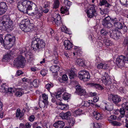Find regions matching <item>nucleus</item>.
<instances>
[{
  "label": "nucleus",
  "mask_w": 128,
  "mask_h": 128,
  "mask_svg": "<svg viewBox=\"0 0 128 128\" xmlns=\"http://www.w3.org/2000/svg\"><path fill=\"white\" fill-rule=\"evenodd\" d=\"M68 79V77L66 74H64L62 76V80L64 81H67Z\"/></svg>",
  "instance_id": "nucleus-59"
},
{
  "label": "nucleus",
  "mask_w": 128,
  "mask_h": 128,
  "mask_svg": "<svg viewBox=\"0 0 128 128\" xmlns=\"http://www.w3.org/2000/svg\"><path fill=\"white\" fill-rule=\"evenodd\" d=\"M110 118V119H109L111 120H115L116 118V116L115 115H112L110 116L109 118Z\"/></svg>",
  "instance_id": "nucleus-63"
},
{
  "label": "nucleus",
  "mask_w": 128,
  "mask_h": 128,
  "mask_svg": "<svg viewBox=\"0 0 128 128\" xmlns=\"http://www.w3.org/2000/svg\"><path fill=\"white\" fill-rule=\"evenodd\" d=\"M61 93L59 92H57V94L53 93L51 94V96L52 97H55L56 100H60V99H58L60 98V96Z\"/></svg>",
  "instance_id": "nucleus-41"
},
{
  "label": "nucleus",
  "mask_w": 128,
  "mask_h": 128,
  "mask_svg": "<svg viewBox=\"0 0 128 128\" xmlns=\"http://www.w3.org/2000/svg\"><path fill=\"white\" fill-rule=\"evenodd\" d=\"M102 76L101 80L104 84L106 86H108L112 84V80L106 72H104Z\"/></svg>",
  "instance_id": "nucleus-6"
},
{
  "label": "nucleus",
  "mask_w": 128,
  "mask_h": 128,
  "mask_svg": "<svg viewBox=\"0 0 128 128\" xmlns=\"http://www.w3.org/2000/svg\"><path fill=\"white\" fill-rule=\"evenodd\" d=\"M110 98L113 103L115 104H118L121 101L120 97L118 96L110 94Z\"/></svg>",
  "instance_id": "nucleus-14"
},
{
  "label": "nucleus",
  "mask_w": 128,
  "mask_h": 128,
  "mask_svg": "<svg viewBox=\"0 0 128 128\" xmlns=\"http://www.w3.org/2000/svg\"><path fill=\"white\" fill-rule=\"evenodd\" d=\"M28 14L29 15L33 16L36 15V17L37 18L39 19L42 16V14L38 10V8L36 5V6H34V8L31 10Z\"/></svg>",
  "instance_id": "nucleus-10"
},
{
  "label": "nucleus",
  "mask_w": 128,
  "mask_h": 128,
  "mask_svg": "<svg viewBox=\"0 0 128 128\" xmlns=\"http://www.w3.org/2000/svg\"><path fill=\"white\" fill-rule=\"evenodd\" d=\"M92 102H90V100H88V102H85L84 104V106L86 107H88L90 105H91V104H94Z\"/></svg>",
  "instance_id": "nucleus-52"
},
{
  "label": "nucleus",
  "mask_w": 128,
  "mask_h": 128,
  "mask_svg": "<svg viewBox=\"0 0 128 128\" xmlns=\"http://www.w3.org/2000/svg\"><path fill=\"white\" fill-rule=\"evenodd\" d=\"M99 98L98 97L96 96L94 97L93 98L94 102H96L98 100Z\"/></svg>",
  "instance_id": "nucleus-64"
},
{
  "label": "nucleus",
  "mask_w": 128,
  "mask_h": 128,
  "mask_svg": "<svg viewBox=\"0 0 128 128\" xmlns=\"http://www.w3.org/2000/svg\"><path fill=\"white\" fill-rule=\"evenodd\" d=\"M64 45L66 50H70L73 44L68 40H65L64 42Z\"/></svg>",
  "instance_id": "nucleus-19"
},
{
  "label": "nucleus",
  "mask_w": 128,
  "mask_h": 128,
  "mask_svg": "<svg viewBox=\"0 0 128 128\" xmlns=\"http://www.w3.org/2000/svg\"><path fill=\"white\" fill-rule=\"evenodd\" d=\"M99 5L100 6L105 5L107 7H109L110 6H111L110 4L106 0H100Z\"/></svg>",
  "instance_id": "nucleus-25"
},
{
  "label": "nucleus",
  "mask_w": 128,
  "mask_h": 128,
  "mask_svg": "<svg viewBox=\"0 0 128 128\" xmlns=\"http://www.w3.org/2000/svg\"><path fill=\"white\" fill-rule=\"evenodd\" d=\"M82 110L80 109L77 110H74L73 112V115L74 116H76L78 115H80L81 114Z\"/></svg>",
  "instance_id": "nucleus-32"
},
{
  "label": "nucleus",
  "mask_w": 128,
  "mask_h": 128,
  "mask_svg": "<svg viewBox=\"0 0 128 128\" xmlns=\"http://www.w3.org/2000/svg\"><path fill=\"white\" fill-rule=\"evenodd\" d=\"M110 32L106 31L104 28H102L100 31V33L102 35L106 36L109 35Z\"/></svg>",
  "instance_id": "nucleus-42"
},
{
  "label": "nucleus",
  "mask_w": 128,
  "mask_h": 128,
  "mask_svg": "<svg viewBox=\"0 0 128 128\" xmlns=\"http://www.w3.org/2000/svg\"><path fill=\"white\" fill-rule=\"evenodd\" d=\"M18 8L20 11L26 13V10L21 2H18Z\"/></svg>",
  "instance_id": "nucleus-24"
},
{
  "label": "nucleus",
  "mask_w": 128,
  "mask_h": 128,
  "mask_svg": "<svg viewBox=\"0 0 128 128\" xmlns=\"http://www.w3.org/2000/svg\"><path fill=\"white\" fill-rule=\"evenodd\" d=\"M10 19L8 15L4 16L2 18V22H0V29H2L3 26L6 23H7Z\"/></svg>",
  "instance_id": "nucleus-13"
},
{
  "label": "nucleus",
  "mask_w": 128,
  "mask_h": 128,
  "mask_svg": "<svg viewBox=\"0 0 128 128\" xmlns=\"http://www.w3.org/2000/svg\"><path fill=\"white\" fill-rule=\"evenodd\" d=\"M34 119V116L33 115H31L29 118V120L31 122L33 121Z\"/></svg>",
  "instance_id": "nucleus-62"
},
{
  "label": "nucleus",
  "mask_w": 128,
  "mask_h": 128,
  "mask_svg": "<svg viewBox=\"0 0 128 128\" xmlns=\"http://www.w3.org/2000/svg\"><path fill=\"white\" fill-rule=\"evenodd\" d=\"M71 114L70 112H68L66 113L62 112L60 114V116L62 119L68 120L70 116H71Z\"/></svg>",
  "instance_id": "nucleus-20"
},
{
  "label": "nucleus",
  "mask_w": 128,
  "mask_h": 128,
  "mask_svg": "<svg viewBox=\"0 0 128 128\" xmlns=\"http://www.w3.org/2000/svg\"><path fill=\"white\" fill-rule=\"evenodd\" d=\"M40 35L39 34H35L34 37L33 38V40L32 41V43H33V42L34 41H37L40 39Z\"/></svg>",
  "instance_id": "nucleus-39"
},
{
  "label": "nucleus",
  "mask_w": 128,
  "mask_h": 128,
  "mask_svg": "<svg viewBox=\"0 0 128 128\" xmlns=\"http://www.w3.org/2000/svg\"><path fill=\"white\" fill-rule=\"evenodd\" d=\"M122 106L128 112V102L123 103L122 104Z\"/></svg>",
  "instance_id": "nucleus-47"
},
{
  "label": "nucleus",
  "mask_w": 128,
  "mask_h": 128,
  "mask_svg": "<svg viewBox=\"0 0 128 128\" xmlns=\"http://www.w3.org/2000/svg\"><path fill=\"white\" fill-rule=\"evenodd\" d=\"M64 126V122L60 121L56 122L53 124L54 126L56 128H62Z\"/></svg>",
  "instance_id": "nucleus-21"
},
{
  "label": "nucleus",
  "mask_w": 128,
  "mask_h": 128,
  "mask_svg": "<svg viewBox=\"0 0 128 128\" xmlns=\"http://www.w3.org/2000/svg\"><path fill=\"white\" fill-rule=\"evenodd\" d=\"M60 67L57 65H55L51 66L50 68V70L52 73H55L59 71Z\"/></svg>",
  "instance_id": "nucleus-23"
},
{
  "label": "nucleus",
  "mask_w": 128,
  "mask_h": 128,
  "mask_svg": "<svg viewBox=\"0 0 128 128\" xmlns=\"http://www.w3.org/2000/svg\"><path fill=\"white\" fill-rule=\"evenodd\" d=\"M91 85L96 88L100 89V85L98 84H97L96 83H92L91 84Z\"/></svg>",
  "instance_id": "nucleus-56"
},
{
  "label": "nucleus",
  "mask_w": 128,
  "mask_h": 128,
  "mask_svg": "<svg viewBox=\"0 0 128 128\" xmlns=\"http://www.w3.org/2000/svg\"><path fill=\"white\" fill-rule=\"evenodd\" d=\"M8 9V6L4 2H0V15H1L5 13Z\"/></svg>",
  "instance_id": "nucleus-15"
},
{
  "label": "nucleus",
  "mask_w": 128,
  "mask_h": 128,
  "mask_svg": "<svg viewBox=\"0 0 128 128\" xmlns=\"http://www.w3.org/2000/svg\"><path fill=\"white\" fill-rule=\"evenodd\" d=\"M11 56V55L8 54H7L5 55L2 59V61L5 62L8 61L10 59V58Z\"/></svg>",
  "instance_id": "nucleus-35"
},
{
  "label": "nucleus",
  "mask_w": 128,
  "mask_h": 128,
  "mask_svg": "<svg viewBox=\"0 0 128 128\" xmlns=\"http://www.w3.org/2000/svg\"><path fill=\"white\" fill-rule=\"evenodd\" d=\"M100 9L101 10L100 11V12L101 14L102 15L105 14L104 16L106 17L108 16V15L106 14L108 13L109 12L108 9L107 8H106L103 10H101V9L100 8Z\"/></svg>",
  "instance_id": "nucleus-34"
},
{
  "label": "nucleus",
  "mask_w": 128,
  "mask_h": 128,
  "mask_svg": "<svg viewBox=\"0 0 128 128\" xmlns=\"http://www.w3.org/2000/svg\"><path fill=\"white\" fill-rule=\"evenodd\" d=\"M14 26V24H13L12 21L10 19L7 23H6L5 25L3 26L2 29H4L5 28L6 29L10 28L11 30H12L13 29Z\"/></svg>",
  "instance_id": "nucleus-17"
},
{
  "label": "nucleus",
  "mask_w": 128,
  "mask_h": 128,
  "mask_svg": "<svg viewBox=\"0 0 128 128\" xmlns=\"http://www.w3.org/2000/svg\"><path fill=\"white\" fill-rule=\"evenodd\" d=\"M70 97V95L68 93L65 92L63 95L62 98L64 100H67Z\"/></svg>",
  "instance_id": "nucleus-44"
},
{
  "label": "nucleus",
  "mask_w": 128,
  "mask_h": 128,
  "mask_svg": "<svg viewBox=\"0 0 128 128\" xmlns=\"http://www.w3.org/2000/svg\"><path fill=\"white\" fill-rule=\"evenodd\" d=\"M111 20L114 24V22H116L117 19L116 18L114 19H111L110 16H107L105 17L103 21L102 24L106 27L108 28H109L112 26V24L110 22V20Z\"/></svg>",
  "instance_id": "nucleus-4"
},
{
  "label": "nucleus",
  "mask_w": 128,
  "mask_h": 128,
  "mask_svg": "<svg viewBox=\"0 0 128 128\" xmlns=\"http://www.w3.org/2000/svg\"><path fill=\"white\" fill-rule=\"evenodd\" d=\"M105 108L106 110L109 111H111L114 109V104H111L109 105H106L105 106Z\"/></svg>",
  "instance_id": "nucleus-38"
},
{
  "label": "nucleus",
  "mask_w": 128,
  "mask_h": 128,
  "mask_svg": "<svg viewBox=\"0 0 128 128\" xmlns=\"http://www.w3.org/2000/svg\"><path fill=\"white\" fill-rule=\"evenodd\" d=\"M26 10V13L28 14L34 6H36V5L32 2L27 0H23L21 2Z\"/></svg>",
  "instance_id": "nucleus-2"
},
{
  "label": "nucleus",
  "mask_w": 128,
  "mask_h": 128,
  "mask_svg": "<svg viewBox=\"0 0 128 128\" xmlns=\"http://www.w3.org/2000/svg\"><path fill=\"white\" fill-rule=\"evenodd\" d=\"M87 14L88 17L90 18H92L94 16H96L97 15L96 11L94 5H91L89 7L87 10Z\"/></svg>",
  "instance_id": "nucleus-8"
},
{
  "label": "nucleus",
  "mask_w": 128,
  "mask_h": 128,
  "mask_svg": "<svg viewBox=\"0 0 128 128\" xmlns=\"http://www.w3.org/2000/svg\"><path fill=\"white\" fill-rule=\"evenodd\" d=\"M46 44L42 40L40 39L37 41L33 42L32 43V46L34 49H38L40 50L44 49L45 47Z\"/></svg>",
  "instance_id": "nucleus-3"
},
{
  "label": "nucleus",
  "mask_w": 128,
  "mask_h": 128,
  "mask_svg": "<svg viewBox=\"0 0 128 128\" xmlns=\"http://www.w3.org/2000/svg\"><path fill=\"white\" fill-rule=\"evenodd\" d=\"M52 58L53 60H56L58 59V55L57 52L54 51V54L52 56Z\"/></svg>",
  "instance_id": "nucleus-49"
},
{
  "label": "nucleus",
  "mask_w": 128,
  "mask_h": 128,
  "mask_svg": "<svg viewBox=\"0 0 128 128\" xmlns=\"http://www.w3.org/2000/svg\"><path fill=\"white\" fill-rule=\"evenodd\" d=\"M108 121L112 124L114 126H120L122 125L121 123L117 121H114L109 119H108Z\"/></svg>",
  "instance_id": "nucleus-33"
},
{
  "label": "nucleus",
  "mask_w": 128,
  "mask_h": 128,
  "mask_svg": "<svg viewBox=\"0 0 128 128\" xmlns=\"http://www.w3.org/2000/svg\"><path fill=\"white\" fill-rule=\"evenodd\" d=\"M68 8L66 6H62L60 8V11L61 13L64 14L67 12L68 11Z\"/></svg>",
  "instance_id": "nucleus-40"
},
{
  "label": "nucleus",
  "mask_w": 128,
  "mask_h": 128,
  "mask_svg": "<svg viewBox=\"0 0 128 128\" xmlns=\"http://www.w3.org/2000/svg\"><path fill=\"white\" fill-rule=\"evenodd\" d=\"M64 4L65 5V6H68L70 7L71 5L72 2L68 0H65L64 1Z\"/></svg>",
  "instance_id": "nucleus-51"
},
{
  "label": "nucleus",
  "mask_w": 128,
  "mask_h": 128,
  "mask_svg": "<svg viewBox=\"0 0 128 128\" xmlns=\"http://www.w3.org/2000/svg\"><path fill=\"white\" fill-rule=\"evenodd\" d=\"M42 98L44 99L43 100H47V101L48 99V97L45 94H42Z\"/></svg>",
  "instance_id": "nucleus-61"
},
{
  "label": "nucleus",
  "mask_w": 128,
  "mask_h": 128,
  "mask_svg": "<svg viewBox=\"0 0 128 128\" xmlns=\"http://www.w3.org/2000/svg\"><path fill=\"white\" fill-rule=\"evenodd\" d=\"M30 20L28 18L22 20L19 25L20 28L23 31L28 32L31 31L32 26L30 27Z\"/></svg>",
  "instance_id": "nucleus-1"
},
{
  "label": "nucleus",
  "mask_w": 128,
  "mask_h": 128,
  "mask_svg": "<svg viewBox=\"0 0 128 128\" xmlns=\"http://www.w3.org/2000/svg\"><path fill=\"white\" fill-rule=\"evenodd\" d=\"M65 91V89L62 87L59 88L58 89V92L61 93V94L62 92H64Z\"/></svg>",
  "instance_id": "nucleus-58"
},
{
  "label": "nucleus",
  "mask_w": 128,
  "mask_h": 128,
  "mask_svg": "<svg viewBox=\"0 0 128 128\" xmlns=\"http://www.w3.org/2000/svg\"><path fill=\"white\" fill-rule=\"evenodd\" d=\"M126 56L121 55L119 56L116 59V64L119 68L124 66L126 63Z\"/></svg>",
  "instance_id": "nucleus-7"
},
{
  "label": "nucleus",
  "mask_w": 128,
  "mask_h": 128,
  "mask_svg": "<svg viewBox=\"0 0 128 128\" xmlns=\"http://www.w3.org/2000/svg\"><path fill=\"white\" fill-rule=\"evenodd\" d=\"M103 44L105 46L107 47L112 46V42L109 39H105L104 40Z\"/></svg>",
  "instance_id": "nucleus-30"
},
{
  "label": "nucleus",
  "mask_w": 128,
  "mask_h": 128,
  "mask_svg": "<svg viewBox=\"0 0 128 128\" xmlns=\"http://www.w3.org/2000/svg\"><path fill=\"white\" fill-rule=\"evenodd\" d=\"M24 58L22 56H19L14 61V65L23 68L25 65Z\"/></svg>",
  "instance_id": "nucleus-5"
},
{
  "label": "nucleus",
  "mask_w": 128,
  "mask_h": 128,
  "mask_svg": "<svg viewBox=\"0 0 128 128\" xmlns=\"http://www.w3.org/2000/svg\"><path fill=\"white\" fill-rule=\"evenodd\" d=\"M53 86V85L52 84H50L49 83L48 84L45 86V88L46 89H47L48 90H49Z\"/></svg>",
  "instance_id": "nucleus-55"
},
{
  "label": "nucleus",
  "mask_w": 128,
  "mask_h": 128,
  "mask_svg": "<svg viewBox=\"0 0 128 128\" xmlns=\"http://www.w3.org/2000/svg\"><path fill=\"white\" fill-rule=\"evenodd\" d=\"M75 70L73 69L72 70H69L68 71L69 78L70 79H72L76 76Z\"/></svg>",
  "instance_id": "nucleus-22"
},
{
  "label": "nucleus",
  "mask_w": 128,
  "mask_h": 128,
  "mask_svg": "<svg viewBox=\"0 0 128 128\" xmlns=\"http://www.w3.org/2000/svg\"><path fill=\"white\" fill-rule=\"evenodd\" d=\"M114 24L116 28L117 29L120 30L123 28L122 24L120 22H114Z\"/></svg>",
  "instance_id": "nucleus-28"
},
{
  "label": "nucleus",
  "mask_w": 128,
  "mask_h": 128,
  "mask_svg": "<svg viewBox=\"0 0 128 128\" xmlns=\"http://www.w3.org/2000/svg\"><path fill=\"white\" fill-rule=\"evenodd\" d=\"M23 94L22 92L18 90H16V92L15 93V95L17 97H20Z\"/></svg>",
  "instance_id": "nucleus-50"
},
{
  "label": "nucleus",
  "mask_w": 128,
  "mask_h": 128,
  "mask_svg": "<svg viewBox=\"0 0 128 128\" xmlns=\"http://www.w3.org/2000/svg\"><path fill=\"white\" fill-rule=\"evenodd\" d=\"M33 86L35 88L37 87L38 86V82L37 80H34L32 83Z\"/></svg>",
  "instance_id": "nucleus-53"
},
{
  "label": "nucleus",
  "mask_w": 128,
  "mask_h": 128,
  "mask_svg": "<svg viewBox=\"0 0 128 128\" xmlns=\"http://www.w3.org/2000/svg\"><path fill=\"white\" fill-rule=\"evenodd\" d=\"M93 114L94 117L97 120L101 119L102 118L100 113L96 111H94L93 113Z\"/></svg>",
  "instance_id": "nucleus-27"
},
{
  "label": "nucleus",
  "mask_w": 128,
  "mask_h": 128,
  "mask_svg": "<svg viewBox=\"0 0 128 128\" xmlns=\"http://www.w3.org/2000/svg\"><path fill=\"white\" fill-rule=\"evenodd\" d=\"M78 76L80 79L84 80L85 81L88 80L90 78L89 73L85 70H82L78 73Z\"/></svg>",
  "instance_id": "nucleus-9"
},
{
  "label": "nucleus",
  "mask_w": 128,
  "mask_h": 128,
  "mask_svg": "<svg viewBox=\"0 0 128 128\" xmlns=\"http://www.w3.org/2000/svg\"><path fill=\"white\" fill-rule=\"evenodd\" d=\"M75 122V120L74 118L72 117L68 120V122L70 126H73Z\"/></svg>",
  "instance_id": "nucleus-36"
},
{
  "label": "nucleus",
  "mask_w": 128,
  "mask_h": 128,
  "mask_svg": "<svg viewBox=\"0 0 128 128\" xmlns=\"http://www.w3.org/2000/svg\"><path fill=\"white\" fill-rule=\"evenodd\" d=\"M122 5L127 6H128V0H120Z\"/></svg>",
  "instance_id": "nucleus-46"
},
{
  "label": "nucleus",
  "mask_w": 128,
  "mask_h": 128,
  "mask_svg": "<svg viewBox=\"0 0 128 128\" xmlns=\"http://www.w3.org/2000/svg\"><path fill=\"white\" fill-rule=\"evenodd\" d=\"M108 67V66H107V64H106L100 63L98 64L97 66V68L99 69L103 68L105 69L107 68Z\"/></svg>",
  "instance_id": "nucleus-37"
},
{
  "label": "nucleus",
  "mask_w": 128,
  "mask_h": 128,
  "mask_svg": "<svg viewBox=\"0 0 128 128\" xmlns=\"http://www.w3.org/2000/svg\"><path fill=\"white\" fill-rule=\"evenodd\" d=\"M56 18H52L51 19L52 21L54 22L57 26H59L60 24V22H61L62 20L61 19L60 16L59 15H56Z\"/></svg>",
  "instance_id": "nucleus-18"
},
{
  "label": "nucleus",
  "mask_w": 128,
  "mask_h": 128,
  "mask_svg": "<svg viewBox=\"0 0 128 128\" xmlns=\"http://www.w3.org/2000/svg\"><path fill=\"white\" fill-rule=\"evenodd\" d=\"M121 34L120 32L118 30H114L112 32H110L109 35L113 39L116 40H117Z\"/></svg>",
  "instance_id": "nucleus-11"
},
{
  "label": "nucleus",
  "mask_w": 128,
  "mask_h": 128,
  "mask_svg": "<svg viewBox=\"0 0 128 128\" xmlns=\"http://www.w3.org/2000/svg\"><path fill=\"white\" fill-rule=\"evenodd\" d=\"M76 91L75 92L77 94L80 96L85 95L86 94V90L82 88V87L79 85H77L76 86Z\"/></svg>",
  "instance_id": "nucleus-12"
},
{
  "label": "nucleus",
  "mask_w": 128,
  "mask_h": 128,
  "mask_svg": "<svg viewBox=\"0 0 128 128\" xmlns=\"http://www.w3.org/2000/svg\"><path fill=\"white\" fill-rule=\"evenodd\" d=\"M59 4V1L58 0H55L53 7V8L55 9L58 8V7Z\"/></svg>",
  "instance_id": "nucleus-45"
},
{
  "label": "nucleus",
  "mask_w": 128,
  "mask_h": 128,
  "mask_svg": "<svg viewBox=\"0 0 128 128\" xmlns=\"http://www.w3.org/2000/svg\"><path fill=\"white\" fill-rule=\"evenodd\" d=\"M125 109L122 107L120 109V117L121 118H122L124 117L125 115Z\"/></svg>",
  "instance_id": "nucleus-43"
},
{
  "label": "nucleus",
  "mask_w": 128,
  "mask_h": 128,
  "mask_svg": "<svg viewBox=\"0 0 128 128\" xmlns=\"http://www.w3.org/2000/svg\"><path fill=\"white\" fill-rule=\"evenodd\" d=\"M32 126V124L30 122H27L25 125V127L26 128H30Z\"/></svg>",
  "instance_id": "nucleus-60"
},
{
  "label": "nucleus",
  "mask_w": 128,
  "mask_h": 128,
  "mask_svg": "<svg viewBox=\"0 0 128 128\" xmlns=\"http://www.w3.org/2000/svg\"><path fill=\"white\" fill-rule=\"evenodd\" d=\"M94 127L95 128H100L102 124L100 123H93L92 124Z\"/></svg>",
  "instance_id": "nucleus-54"
},
{
  "label": "nucleus",
  "mask_w": 128,
  "mask_h": 128,
  "mask_svg": "<svg viewBox=\"0 0 128 128\" xmlns=\"http://www.w3.org/2000/svg\"><path fill=\"white\" fill-rule=\"evenodd\" d=\"M24 113L21 112L20 109H18L16 110V116L17 118H18L20 120V118L24 115Z\"/></svg>",
  "instance_id": "nucleus-26"
},
{
  "label": "nucleus",
  "mask_w": 128,
  "mask_h": 128,
  "mask_svg": "<svg viewBox=\"0 0 128 128\" xmlns=\"http://www.w3.org/2000/svg\"><path fill=\"white\" fill-rule=\"evenodd\" d=\"M5 40H6L7 41H8V44L11 43H14L16 41L15 37L14 36H11L10 35H7L5 37Z\"/></svg>",
  "instance_id": "nucleus-16"
},
{
  "label": "nucleus",
  "mask_w": 128,
  "mask_h": 128,
  "mask_svg": "<svg viewBox=\"0 0 128 128\" xmlns=\"http://www.w3.org/2000/svg\"><path fill=\"white\" fill-rule=\"evenodd\" d=\"M6 84H3L2 85H1V88L0 90L1 92L5 93H8L7 87L6 86Z\"/></svg>",
  "instance_id": "nucleus-31"
},
{
  "label": "nucleus",
  "mask_w": 128,
  "mask_h": 128,
  "mask_svg": "<svg viewBox=\"0 0 128 128\" xmlns=\"http://www.w3.org/2000/svg\"><path fill=\"white\" fill-rule=\"evenodd\" d=\"M48 102L47 100H39V105L40 108H44L45 107L46 104H48Z\"/></svg>",
  "instance_id": "nucleus-29"
},
{
  "label": "nucleus",
  "mask_w": 128,
  "mask_h": 128,
  "mask_svg": "<svg viewBox=\"0 0 128 128\" xmlns=\"http://www.w3.org/2000/svg\"><path fill=\"white\" fill-rule=\"evenodd\" d=\"M59 105L61 106L60 107V109L62 110H65L66 108H67L68 105H66L64 104H63L62 103L60 102L59 103Z\"/></svg>",
  "instance_id": "nucleus-48"
},
{
  "label": "nucleus",
  "mask_w": 128,
  "mask_h": 128,
  "mask_svg": "<svg viewBox=\"0 0 128 128\" xmlns=\"http://www.w3.org/2000/svg\"><path fill=\"white\" fill-rule=\"evenodd\" d=\"M8 90V93L9 94H12L14 92H15L14 91V89L13 88H7Z\"/></svg>",
  "instance_id": "nucleus-57"
}]
</instances>
